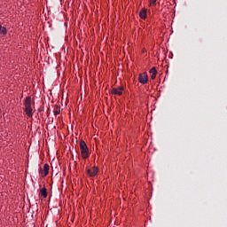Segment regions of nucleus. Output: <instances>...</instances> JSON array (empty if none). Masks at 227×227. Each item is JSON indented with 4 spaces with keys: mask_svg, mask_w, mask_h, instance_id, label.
I'll return each mask as SVG.
<instances>
[{
    "mask_svg": "<svg viewBox=\"0 0 227 227\" xmlns=\"http://www.w3.org/2000/svg\"><path fill=\"white\" fill-rule=\"evenodd\" d=\"M56 108H57V109H59V105H56Z\"/></svg>",
    "mask_w": 227,
    "mask_h": 227,
    "instance_id": "obj_14",
    "label": "nucleus"
},
{
    "mask_svg": "<svg viewBox=\"0 0 227 227\" xmlns=\"http://www.w3.org/2000/svg\"><path fill=\"white\" fill-rule=\"evenodd\" d=\"M151 4H155L157 3V0H150Z\"/></svg>",
    "mask_w": 227,
    "mask_h": 227,
    "instance_id": "obj_13",
    "label": "nucleus"
},
{
    "mask_svg": "<svg viewBox=\"0 0 227 227\" xmlns=\"http://www.w3.org/2000/svg\"><path fill=\"white\" fill-rule=\"evenodd\" d=\"M40 192H41V195L43 196V198L48 197L47 188H45V187L42 188V190H40Z\"/></svg>",
    "mask_w": 227,
    "mask_h": 227,
    "instance_id": "obj_7",
    "label": "nucleus"
},
{
    "mask_svg": "<svg viewBox=\"0 0 227 227\" xmlns=\"http://www.w3.org/2000/svg\"><path fill=\"white\" fill-rule=\"evenodd\" d=\"M150 73L152 74H157V68H155V67H153L151 69H150Z\"/></svg>",
    "mask_w": 227,
    "mask_h": 227,
    "instance_id": "obj_10",
    "label": "nucleus"
},
{
    "mask_svg": "<svg viewBox=\"0 0 227 227\" xmlns=\"http://www.w3.org/2000/svg\"><path fill=\"white\" fill-rule=\"evenodd\" d=\"M138 82L141 84H146L148 82V74L146 73H141L138 75Z\"/></svg>",
    "mask_w": 227,
    "mask_h": 227,
    "instance_id": "obj_4",
    "label": "nucleus"
},
{
    "mask_svg": "<svg viewBox=\"0 0 227 227\" xmlns=\"http://www.w3.org/2000/svg\"><path fill=\"white\" fill-rule=\"evenodd\" d=\"M112 93L114 95H118V96H121L123 94V87H120V88H114L112 90Z\"/></svg>",
    "mask_w": 227,
    "mask_h": 227,
    "instance_id": "obj_6",
    "label": "nucleus"
},
{
    "mask_svg": "<svg viewBox=\"0 0 227 227\" xmlns=\"http://www.w3.org/2000/svg\"><path fill=\"white\" fill-rule=\"evenodd\" d=\"M60 114V110H55L54 111V115H59Z\"/></svg>",
    "mask_w": 227,
    "mask_h": 227,
    "instance_id": "obj_12",
    "label": "nucleus"
},
{
    "mask_svg": "<svg viewBox=\"0 0 227 227\" xmlns=\"http://www.w3.org/2000/svg\"><path fill=\"white\" fill-rule=\"evenodd\" d=\"M139 16L142 20H145L146 18V9H142L139 13Z\"/></svg>",
    "mask_w": 227,
    "mask_h": 227,
    "instance_id": "obj_9",
    "label": "nucleus"
},
{
    "mask_svg": "<svg viewBox=\"0 0 227 227\" xmlns=\"http://www.w3.org/2000/svg\"><path fill=\"white\" fill-rule=\"evenodd\" d=\"M156 77H157V74H152L151 75L152 80H155Z\"/></svg>",
    "mask_w": 227,
    "mask_h": 227,
    "instance_id": "obj_11",
    "label": "nucleus"
},
{
    "mask_svg": "<svg viewBox=\"0 0 227 227\" xmlns=\"http://www.w3.org/2000/svg\"><path fill=\"white\" fill-rule=\"evenodd\" d=\"M80 149L82 159H88L90 157V149L84 140H81Z\"/></svg>",
    "mask_w": 227,
    "mask_h": 227,
    "instance_id": "obj_2",
    "label": "nucleus"
},
{
    "mask_svg": "<svg viewBox=\"0 0 227 227\" xmlns=\"http://www.w3.org/2000/svg\"><path fill=\"white\" fill-rule=\"evenodd\" d=\"M8 33L7 28L5 27H2V25H0V34L3 35H6Z\"/></svg>",
    "mask_w": 227,
    "mask_h": 227,
    "instance_id": "obj_8",
    "label": "nucleus"
},
{
    "mask_svg": "<svg viewBox=\"0 0 227 227\" xmlns=\"http://www.w3.org/2000/svg\"><path fill=\"white\" fill-rule=\"evenodd\" d=\"M98 167H92V168H87L86 172L90 177L96 176L98 174Z\"/></svg>",
    "mask_w": 227,
    "mask_h": 227,
    "instance_id": "obj_3",
    "label": "nucleus"
},
{
    "mask_svg": "<svg viewBox=\"0 0 227 227\" xmlns=\"http://www.w3.org/2000/svg\"><path fill=\"white\" fill-rule=\"evenodd\" d=\"M50 172V165L48 163H45L43 165V170H41L40 173L42 174V176H46L49 175Z\"/></svg>",
    "mask_w": 227,
    "mask_h": 227,
    "instance_id": "obj_5",
    "label": "nucleus"
},
{
    "mask_svg": "<svg viewBox=\"0 0 227 227\" xmlns=\"http://www.w3.org/2000/svg\"><path fill=\"white\" fill-rule=\"evenodd\" d=\"M25 112L26 114L28 117H32L33 116V108H32V98L31 97H27L25 99Z\"/></svg>",
    "mask_w": 227,
    "mask_h": 227,
    "instance_id": "obj_1",
    "label": "nucleus"
}]
</instances>
